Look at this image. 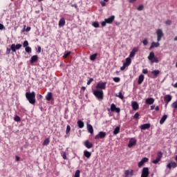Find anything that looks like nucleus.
I'll return each instance as SVG.
<instances>
[{
	"instance_id": "bb28decb",
	"label": "nucleus",
	"mask_w": 177,
	"mask_h": 177,
	"mask_svg": "<svg viewBox=\"0 0 177 177\" xmlns=\"http://www.w3.org/2000/svg\"><path fill=\"white\" fill-rule=\"evenodd\" d=\"M84 157H86V158H91V156H92V153L86 150L84 151Z\"/></svg>"
},
{
	"instance_id": "6e6552de",
	"label": "nucleus",
	"mask_w": 177,
	"mask_h": 177,
	"mask_svg": "<svg viewBox=\"0 0 177 177\" xmlns=\"http://www.w3.org/2000/svg\"><path fill=\"white\" fill-rule=\"evenodd\" d=\"M111 111L112 113H120L121 109L120 108H118L117 106H115V104H111Z\"/></svg>"
},
{
	"instance_id": "b1692460",
	"label": "nucleus",
	"mask_w": 177,
	"mask_h": 177,
	"mask_svg": "<svg viewBox=\"0 0 177 177\" xmlns=\"http://www.w3.org/2000/svg\"><path fill=\"white\" fill-rule=\"evenodd\" d=\"M158 46H160V43L158 41L156 43L153 41L151 44L150 49H153V48H158Z\"/></svg>"
},
{
	"instance_id": "58836bf2",
	"label": "nucleus",
	"mask_w": 177,
	"mask_h": 177,
	"mask_svg": "<svg viewBox=\"0 0 177 177\" xmlns=\"http://www.w3.org/2000/svg\"><path fill=\"white\" fill-rule=\"evenodd\" d=\"M70 55H71V51L65 53L64 55H63L64 59H67V57H68Z\"/></svg>"
},
{
	"instance_id": "6ab92c4d",
	"label": "nucleus",
	"mask_w": 177,
	"mask_h": 177,
	"mask_svg": "<svg viewBox=\"0 0 177 177\" xmlns=\"http://www.w3.org/2000/svg\"><path fill=\"white\" fill-rule=\"evenodd\" d=\"M143 81H145V75L143 74H141L138 77V85H141V84L143 83Z\"/></svg>"
},
{
	"instance_id": "ea45409f",
	"label": "nucleus",
	"mask_w": 177,
	"mask_h": 177,
	"mask_svg": "<svg viewBox=\"0 0 177 177\" xmlns=\"http://www.w3.org/2000/svg\"><path fill=\"white\" fill-rule=\"evenodd\" d=\"M81 175V171L80 170H77L75 173V175L73 176V177H80Z\"/></svg>"
},
{
	"instance_id": "4be33fe9",
	"label": "nucleus",
	"mask_w": 177,
	"mask_h": 177,
	"mask_svg": "<svg viewBox=\"0 0 177 177\" xmlns=\"http://www.w3.org/2000/svg\"><path fill=\"white\" fill-rule=\"evenodd\" d=\"M131 106H132L133 109H134V110L139 109V104H138V102H133L131 103Z\"/></svg>"
},
{
	"instance_id": "4c0bfd02",
	"label": "nucleus",
	"mask_w": 177,
	"mask_h": 177,
	"mask_svg": "<svg viewBox=\"0 0 177 177\" xmlns=\"http://www.w3.org/2000/svg\"><path fill=\"white\" fill-rule=\"evenodd\" d=\"M25 50H26V53H31V52H32V50L31 49V47H30V46L26 47Z\"/></svg>"
},
{
	"instance_id": "393cba45",
	"label": "nucleus",
	"mask_w": 177,
	"mask_h": 177,
	"mask_svg": "<svg viewBox=\"0 0 177 177\" xmlns=\"http://www.w3.org/2000/svg\"><path fill=\"white\" fill-rule=\"evenodd\" d=\"M145 102L147 104H153V103H154V98L153 97L147 98Z\"/></svg>"
},
{
	"instance_id": "f704fd0d",
	"label": "nucleus",
	"mask_w": 177,
	"mask_h": 177,
	"mask_svg": "<svg viewBox=\"0 0 177 177\" xmlns=\"http://www.w3.org/2000/svg\"><path fill=\"white\" fill-rule=\"evenodd\" d=\"M132 63V59L131 58L128 57L126 59V62H124L125 64H127L128 66Z\"/></svg>"
},
{
	"instance_id": "473e14b6",
	"label": "nucleus",
	"mask_w": 177,
	"mask_h": 177,
	"mask_svg": "<svg viewBox=\"0 0 177 177\" xmlns=\"http://www.w3.org/2000/svg\"><path fill=\"white\" fill-rule=\"evenodd\" d=\"M120 133V127H116L113 131V135H118Z\"/></svg>"
},
{
	"instance_id": "8fccbe9b",
	"label": "nucleus",
	"mask_w": 177,
	"mask_h": 177,
	"mask_svg": "<svg viewBox=\"0 0 177 177\" xmlns=\"http://www.w3.org/2000/svg\"><path fill=\"white\" fill-rule=\"evenodd\" d=\"M160 161H161L160 159L158 158H156L155 160H153V164H158V162H160Z\"/></svg>"
},
{
	"instance_id": "5701e85b",
	"label": "nucleus",
	"mask_w": 177,
	"mask_h": 177,
	"mask_svg": "<svg viewBox=\"0 0 177 177\" xmlns=\"http://www.w3.org/2000/svg\"><path fill=\"white\" fill-rule=\"evenodd\" d=\"M149 128H150V124L149 123L144 124L140 126V129H142L143 131H145V129H149Z\"/></svg>"
},
{
	"instance_id": "49530a36",
	"label": "nucleus",
	"mask_w": 177,
	"mask_h": 177,
	"mask_svg": "<svg viewBox=\"0 0 177 177\" xmlns=\"http://www.w3.org/2000/svg\"><path fill=\"white\" fill-rule=\"evenodd\" d=\"M116 96H117L118 97H119L120 99H124V95H122V93H121V92H120V93H118V95H116Z\"/></svg>"
},
{
	"instance_id": "0eeeda50",
	"label": "nucleus",
	"mask_w": 177,
	"mask_h": 177,
	"mask_svg": "<svg viewBox=\"0 0 177 177\" xmlns=\"http://www.w3.org/2000/svg\"><path fill=\"white\" fill-rule=\"evenodd\" d=\"M106 138V132L100 131L97 135L95 136V139L99 140V139H104Z\"/></svg>"
},
{
	"instance_id": "f03ea898",
	"label": "nucleus",
	"mask_w": 177,
	"mask_h": 177,
	"mask_svg": "<svg viewBox=\"0 0 177 177\" xmlns=\"http://www.w3.org/2000/svg\"><path fill=\"white\" fill-rule=\"evenodd\" d=\"M21 46H23V45L20 44H12L10 48H7L6 55H10V50H12V52H16V50H19V49H21Z\"/></svg>"
},
{
	"instance_id": "338daca9",
	"label": "nucleus",
	"mask_w": 177,
	"mask_h": 177,
	"mask_svg": "<svg viewBox=\"0 0 177 177\" xmlns=\"http://www.w3.org/2000/svg\"><path fill=\"white\" fill-rule=\"evenodd\" d=\"M16 160H17V161H20V157L16 156Z\"/></svg>"
},
{
	"instance_id": "2f4dec72",
	"label": "nucleus",
	"mask_w": 177,
	"mask_h": 177,
	"mask_svg": "<svg viewBox=\"0 0 177 177\" xmlns=\"http://www.w3.org/2000/svg\"><path fill=\"white\" fill-rule=\"evenodd\" d=\"M26 25L24 26V29L22 30V32H24V31H26V32H28V31H31V27L30 26H28L26 28Z\"/></svg>"
},
{
	"instance_id": "4d7b16f0",
	"label": "nucleus",
	"mask_w": 177,
	"mask_h": 177,
	"mask_svg": "<svg viewBox=\"0 0 177 177\" xmlns=\"http://www.w3.org/2000/svg\"><path fill=\"white\" fill-rule=\"evenodd\" d=\"M106 24H107V22H106V19H104V21L101 23V25L102 27H106Z\"/></svg>"
},
{
	"instance_id": "7c9ffc66",
	"label": "nucleus",
	"mask_w": 177,
	"mask_h": 177,
	"mask_svg": "<svg viewBox=\"0 0 177 177\" xmlns=\"http://www.w3.org/2000/svg\"><path fill=\"white\" fill-rule=\"evenodd\" d=\"M77 126H78L80 129L84 128V122H82V120H78V121H77Z\"/></svg>"
},
{
	"instance_id": "423d86ee",
	"label": "nucleus",
	"mask_w": 177,
	"mask_h": 177,
	"mask_svg": "<svg viewBox=\"0 0 177 177\" xmlns=\"http://www.w3.org/2000/svg\"><path fill=\"white\" fill-rule=\"evenodd\" d=\"M107 85V82H100L97 83V84L96 85L95 88L97 89H106V86Z\"/></svg>"
},
{
	"instance_id": "603ef678",
	"label": "nucleus",
	"mask_w": 177,
	"mask_h": 177,
	"mask_svg": "<svg viewBox=\"0 0 177 177\" xmlns=\"http://www.w3.org/2000/svg\"><path fill=\"white\" fill-rule=\"evenodd\" d=\"M143 9H145L144 5H140L138 8V10H143Z\"/></svg>"
},
{
	"instance_id": "2eb2a0df",
	"label": "nucleus",
	"mask_w": 177,
	"mask_h": 177,
	"mask_svg": "<svg viewBox=\"0 0 177 177\" xmlns=\"http://www.w3.org/2000/svg\"><path fill=\"white\" fill-rule=\"evenodd\" d=\"M149 161V158H143L141 161L138 163L139 168H141V167H143L145 165V162H147Z\"/></svg>"
},
{
	"instance_id": "69168bd1",
	"label": "nucleus",
	"mask_w": 177,
	"mask_h": 177,
	"mask_svg": "<svg viewBox=\"0 0 177 177\" xmlns=\"http://www.w3.org/2000/svg\"><path fill=\"white\" fill-rule=\"evenodd\" d=\"M102 6H106V3L104 1L101 2Z\"/></svg>"
},
{
	"instance_id": "f8f14e48",
	"label": "nucleus",
	"mask_w": 177,
	"mask_h": 177,
	"mask_svg": "<svg viewBox=\"0 0 177 177\" xmlns=\"http://www.w3.org/2000/svg\"><path fill=\"white\" fill-rule=\"evenodd\" d=\"M115 19V16L112 15L109 18L105 19V21L106 24H112Z\"/></svg>"
},
{
	"instance_id": "e433bc0d",
	"label": "nucleus",
	"mask_w": 177,
	"mask_h": 177,
	"mask_svg": "<svg viewBox=\"0 0 177 177\" xmlns=\"http://www.w3.org/2000/svg\"><path fill=\"white\" fill-rule=\"evenodd\" d=\"M14 120L16 122H20V121H21V118H20L19 117V115H16L14 118Z\"/></svg>"
},
{
	"instance_id": "09e8293b",
	"label": "nucleus",
	"mask_w": 177,
	"mask_h": 177,
	"mask_svg": "<svg viewBox=\"0 0 177 177\" xmlns=\"http://www.w3.org/2000/svg\"><path fill=\"white\" fill-rule=\"evenodd\" d=\"M140 114H139V113H136L135 115H134V116H133V118H134V120H138V118H139V117H140Z\"/></svg>"
},
{
	"instance_id": "c9c22d12",
	"label": "nucleus",
	"mask_w": 177,
	"mask_h": 177,
	"mask_svg": "<svg viewBox=\"0 0 177 177\" xmlns=\"http://www.w3.org/2000/svg\"><path fill=\"white\" fill-rule=\"evenodd\" d=\"M156 158L161 160V159L162 158V151L158 152Z\"/></svg>"
},
{
	"instance_id": "1a4fd4ad",
	"label": "nucleus",
	"mask_w": 177,
	"mask_h": 177,
	"mask_svg": "<svg viewBox=\"0 0 177 177\" xmlns=\"http://www.w3.org/2000/svg\"><path fill=\"white\" fill-rule=\"evenodd\" d=\"M149 167H144L142 171L141 177H149Z\"/></svg>"
},
{
	"instance_id": "6e6d98bb",
	"label": "nucleus",
	"mask_w": 177,
	"mask_h": 177,
	"mask_svg": "<svg viewBox=\"0 0 177 177\" xmlns=\"http://www.w3.org/2000/svg\"><path fill=\"white\" fill-rule=\"evenodd\" d=\"M165 24H167V26H171V24H172V21L171 20H167L166 21Z\"/></svg>"
},
{
	"instance_id": "ddd939ff",
	"label": "nucleus",
	"mask_w": 177,
	"mask_h": 177,
	"mask_svg": "<svg viewBox=\"0 0 177 177\" xmlns=\"http://www.w3.org/2000/svg\"><path fill=\"white\" fill-rule=\"evenodd\" d=\"M133 176V169H128L124 171V177H129Z\"/></svg>"
},
{
	"instance_id": "680f3d73",
	"label": "nucleus",
	"mask_w": 177,
	"mask_h": 177,
	"mask_svg": "<svg viewBox=\"0 0 177 177\" xmlns=\"http://www.w3.org/2000/svg\"><path fill=\"white\" fill-rule=\"evenodd\" d=\"M156 111H160V107L158 106L155 107Z\"/></svg>"
},
{
	"instance_id": "20e7f679",
	"label": "nucleus",
	"mask_w": 177,
	"mask_h": 177,
	"mask_svg": "<svg viewBox=\"0 0 177 177\" xmlns=\"http://www.w3.org/2000/svg\"><path fill=\"white\" fill-rule=\"evenodd\" d=\"M148 59L151 62V63H158V58L155 57L154 52H151L148 56Z\"/></svg>"
},
{
	"instance_id": "a19ab883",
	"label": "nucleus",
	"mask_w": 177,
	"mask_h": 177,
	"mask_svg": "<svg viewBox=\"0 0 177 177\" xmlns=\"http://www.w3.org/2000/svg\"><path fill=\"white\" fill-rule=\"evenodd\" d=\"M70 131H71V127H70V125H67L66 130V135H68V133H70Z\"/></svg>"
},
{
	"instance_id": "37998d69",
	"label": "nucleus",
	"mask_w": 177,
	"mask_h": 177,
	"mask_svg": "<svg viewBox=\"0 0 177 177\" xmlns=\"http://www.w3.org/2000/svg\"><path fill=\"white\" fill-rule=\"evenodd\" d=\"M127 67H128L127 64L124 63L122 66L120 68V71H124V70H125V68H127Z\"/></svg>"
},
{
	"instance_id": "a211bd4d",
	"label": "nucleus",
	"mask_w": 177,
	"mask_h": 177,
	"mask_svg": "<svg viewBox=\"0 0 177 177\" xmlns=\"http://www.w3.org/2000/svg\"><path fill=\"white\" fill-rule=\"evenodd\" d=\"M84 146L87 149H92V147H93V144H92L91 142H89V140H86L84 142Z\"/></svg>"
},
{
	"instance_id": "5fc2aeb1",
	"label": "nucleus",
	"mask_w": 177,
	"mask_h": 177,
	"mask_svg": "<svg viewBox=\"0 0 177 177\" xmlns=\"http://www.w3.org/2000/svg\"><path fill=\"white\" fill-rule=\"evenodd\" d=\"M6 28H5V26L3 24H0V30L2 31V30H6Z\"/></svg>"
},
{
	"instance_id": "39448f33",
	"label": "nucleus",
	"mask_w": 177,
	"mask_h": 177,
	"mask_svg": "<svg viewBox=\"0 0 177 177\" xmlns=\"http://www.w3.org/2000/svg\"><path fill=\"white\" fill-rule=\"evenodd\" d=\"M156 35H157V41L158 42H160V41H161V38L164 37V32H162V30L158 29L156 30Z\"/></svg>"
},
{
	"instance_id": "774afa93",
	"label": "nucleus",
	"mask_w": 177,
	"mask_h": 177,
	"mask_svg": "<svg viewBox=\"0 0 177 177\" xmlns=\"http://www.w3.org/2000/svg\"><path fill=\"white\" fill-rule=\"evenodd\" d=\"M85 89H86V88L85 86L82 87V91H85Z\"/></svg>"
},
{
	"instance_id": "c03bdc74",
	"label": "nucleus",
	"mask_w": 177,
	"mask_h": 177,
	"mask_svg": "<svg viewBox=\"0 0 177 177\" xmlns=\"http://www.w3.org/2000/svg\"><path fill=\"white\" fill-rule=\"evenodd\" d=\"M24 48H28V41L26 40L23 43Z\"/></svg>"
},
{
	"instance_id": "aec40b11",
	"label": "nucleus",
	"mask_w": 177,
	"mask_h": 177,
	"mask_svg": "<svg viewBox=\"0 0 177 177\" xmlns=\"http://www.w3.org/2000/svg\"><path fill=\"white\" fill-rule=\"evenodd\" d=\"M36 62H38V55L32 56L30 60V64H32L33 63H36Z\"/></svg>"
},
{
	"instance_id": "3c124183",
	"label": "nucleus",
	"mask_w": 177,
	"mask_h": 177,
	"mask_svg": "<svg viewBox=\"0 0 177 177\" xmlns=\"http://www.w3.org/2000/svg\"><path fill=\"white\" fill-rule=\"evenodd\" d=\"M114 82H120L121 81V79L120 77H113Z\"/></svg>"
},
{
	"instance_id": "f257e3e1",
	"label": "nucleus",
	"mask_w": 177,
	"mask_h": 177,
	"mask_svg": "<svg viewBox=\"0 0 177 177\" xmlns=\"http://www.w3.org/2000/svg\"><path fill=\"white\" fill-rule=\"evenodd\" d=\"M35 92L34 91L26 93V97L30 104H35Z\"/></svg>"
},
{
	"instance_id": "13d9d810",
	"label": "nucleus",
	"mask_w": 177,
	"mask_h": 177,
	"mask_svg": "<svg viewBox=\"0 0 177 177\" xmlns=\"http://www.w3.org/2000/svg\"><path fill=\"white\" fill-rule=\"evenodd\" d=\"M142 73L143 74H147V73H149V70H147V68L142 69Z\"/></svg>"
},
{
	"instance_id": "c85d7f7f",
	"label": "nucleus",
	"mask_w": 177,
	"mask_h": 177,
	"mask_svg": "<svg viewBox=\"0 0 177 177\" xmlns=\"http://www.w3.org/2000/svg\"><path fill=\"white\" fill-rule=\"evenodd\" d=\"M97 57V53H94L90 56V60H91V62H93L96 60Z\"/></svg>"
},
{
	"instance_id": "a18cd8bd",
	"label": "nucleus",
	"mask_w": 177,
	"mask_h": 177,
	"mask_svg": "<svg viewBox=\"0 0 177 177\" xmlns=\"http://www.w3.org/2000/svg\"><path fill=\"white\" fill-rule=\"evenodd\" d=\"M142 44H143V45H144V46H147V44H149V41L147 40V39H145L142 41Z\"/></svg>"
},
{
	"instance_id": "de8ad7c7",
	"label": "nucleus",
	"mask_w": 177,
	"mask_h": 177,
	"mask_svg": "<svg viewBox=\"0 0 177 177\" xmlns=\"http://www.w3.org/2000/svg\"><path fill=\"white\" fill-rule=\"evenodd\" d=\"M62 157L64 160H67V155L66 154V152H63L62 153Z\"/></svg>"
},
{
	"instance_id": "412c9836",
	"label": "nucleus",
	"mask_w": 177,
	"mask_h": 177,
	"mask_svg": "<svg viewBox=\"0 0 177 177\" xmlns=\"http://www.w3.org/2000/svg\"><path fill=\"white\" fill-rule=\"evenodd\" d=\"M66 25V19L64 18H61L59 21V27H64Z\"/></svg>"
},
{
	"instance_id": "0e129e2a",
	"label": "nucleus",
	"mask_w": 177,
	"mask_h": 177,
	"mask_svg": "<svg viewBox=\"0 0 177 177\" xmlns=\"http://www.w3.org/2000/svg\"><path fill=\"white\" fill-rule=\"evenodd\" d=\"M156 109V106L152 105L151 106V110H154Z\"/></svg>"
},
{
	"instance_id": "c756f323",
	"label": "nucleus",
	"mask_w": 177,
	"mask_h": 177,
	"mask_svg": "<svg viewBox=\"0 0 177 177\" xmlns=\"http://www.w3.org/2000/svg\"><path fill=\"white\" fill-rule=\"evenodd\" d=\"M46 99L48 102H50V100H52V93L51 92H49L47 93V95H46Z\"/></svg>"
},
{
	"instance_id": "9b49d317",
	"label": "nucleus",
	"mask_w": 177,
	"mask_h": 177,
	"mask_svg": "<svg viewBox=\"0 0 177 177\" xmlns=\"http://www.w3.org/2000/svg\"><path fill=\"white\" fill-rule=\"evenodd\" d=\"M139 51L138 47H135L132 49L131 52L130 53L129 57H135V55H136V52Z\"/></svg>"
},
{
	"instance_id": "864d4df0",
	"label": "nucleus",
	"mask_w": 177,
	"mask_h": 177,
	"mask_svg": "<svg viewBox=\"0 0 177 177\" xmlns=\"http://www.w3.org/2000/svg\"><path fill=\"white\" fill-rule=\"evenodd\" d=\"M93 82V78H90L89 80L87 82V85H91Z\"/></svg>"
},
{
	"instance_id": "a878e982",
	"label": "nucleus",
	"mask_w": 177,
	"mask_h": 177,
	"mask_svg": "<svg viewBox=\"0 0 177 177\" xmlns=\"http://www.w3.org/2000/svg\"><path fill=\"white\" fill-rule=\"evenodd\" d=\"M167 118H168V116L167 115H164L160 120V124L162 125V124L165 122Z\"/></svg>"
},
{
	"instance_id": "72a5a7b5",
	"label": "nucleus",
	"mask_w": 177,
	"mask_h": 177,
	"mask_svg": "<svg viewBox=\"0 0 177 177\" xmlns=\"http://www.w3.org/2000/svg\"><path fill=\"white\" fill-rule=\"evenodd\" d=\"M49 143H50V140L49 138H46L43 142V146H48Z\"/></svg>"
},
{
	"instance_id": "cd10ccee",
	"label": "nucleus",
	"mask_w": 177,
	"mask_h": 177,
	"mask_svg": "<svg viewBox=\"0 0 177 177\" xmlns=\"http://www.w3.org/2000/svg\"><path fill=\"white\" fill-rule=\"evenodd\" d=\"M87 129L90 133H93V127H92L90 124H87Z\"/></svg>"
},
{
	"instance_id": "e2e57ef3",
	"label": "nucleus",
	"mask_w": 177,
	"mask_h": 177,
	"mask_svg": "<svg viewBox=\"0 0 177 177\" xmlns=\"http://www.w3.org/2000/svg\"><path fill=\"white\" fill-rule=\"evenodd\" d=\"M72 8H75V9H77V8H78V6H77V4H73Z\"/></svg>"
},
{
	"instance_id": "052dcab7",
	"label": "nucleus",
	"mask_w": 177,
	"mask_h": 177,
	"mask_svg": "<svg viewBox=\"0 0 177 177\" xmlns=\"http://www.w3.org/2000/svg\"><path fill=\"white\" fill-rule=\"evenodd\" d=\"M137 0H129V3H135Z\"/></svg>"
},
{
	"instance_id": "f3484780",
	"label": "nucleus",
	"mask_w": 177,
	"mask_h": 177,
	"mask_svg": "<svg viewBox=\"0 0 177 177\" xmlns=\"http://www.w3.org/2000/svg\"><path fill=\"white\" fill-rule=\"evenodd\" d=\"M136 145V140L135 138H131L129 142L128 147H133Z\"/></svg>"
},
{
	"instance_id": "79ce46f5",
	"label": "nucleus",
	"mask_w": 177,
	"mask_h": 177,
	"mask_svg": "<svg viewBox=\"0 0 177 177\" xmlns=\"http://www.w3.org/2000/svg\"><path fill=\"white\" fill-rule=\"evenodd\" d=\"M92 26H93L95 28H99V22L97 21L93 22Z\"/></svg>"
},
{
	"instance_id": "7ed1b4c3",
	"label": "nucleus",
	"mask_w": 177,
	"mask_h": 177,
	"mask_svg": "<svg viewBox=\"0 0 177 177\" xmlns=\"http://www.w3.org/2000/svg\"><path fill=\"white\" fill-rule=\"evenodd\" d=\"M93 95L98 99L99 100H103L104 97V93L102 90H95L93 91Z\"/></svg>"
},
{
	"instance_id": "dca6fc26",
	"label": "nucleus",
	"mask_w": 177,
	"mask_h": 177,
	"mask_svg": "<svg viewBox=\"0 0 177 177\" xmlns=\"http://www.w3.org/2000/svg\"><path fill=\"white\" fill-rule=\"evenodd\" d=\"M160 73H161V71H160L158 70H154L151 72V73L153 75V78H157V77H158V75H160Z\"/></svg>"
},
{
	"instance_id": "4468645a",
	"label": "nucleus",
	"mask_w": 177,
	"mask_h": 177,
	"mask_svg": "<svg viewBox=\"0 0 177 177\" xmlns=\"http://www.w3.org/2000/svg\"><path fill=\"white\" fill-rule=\"evenodd\" d=\"M165 103H166V105L172 100V95H167L164 97Z\"/></svg>"
},
{
	"instance_id": "9d476101",
	"label": "nucleus",
	"mask_w": 177,
	"mask_h": 177,
	"mask_svg": "<svg viewBox=\"0 0 177 177\" xmlns=\"http://www.w3.org/2000/svg\"><path fill=\"white\" fill-rule=\"evenodd\" d=\"M176 167L177 163L174 160H171L169 163L167 165V168L170 170L172 169V168H176Z\"/></svg>"
},
{
	"instance_id": "bf43d9fd",
	"label": "nucleus",
	"mask_w": 177,
	"mask_h": 177,
	"mask_svg": "<svg viewBox=\"0 0 177 177\" xmlns=\"http://www.w3.org/2000/svg\"><path fill=\"white\" fill-rule=\"evenodd\" d=\"M41 46H39L37 48V53H41Z\"/></svg>"
}]
</instances>
